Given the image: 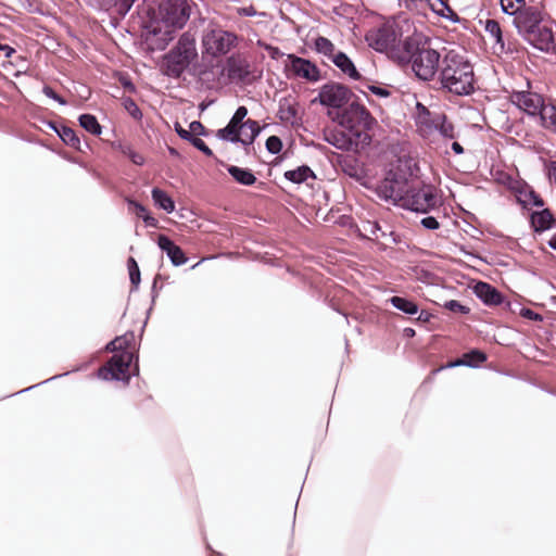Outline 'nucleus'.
<instances>
[{
	"instance_id": "obj_1",
	"label": "nucleus",
	"mask_w": 556,
	"mask_h": 556,
	"mask_svg": "<svg viewBox=\"0 0 556 556\" xmlns=\"http://www.w3.org/2000/svg\"><path fill=\"white\" fill-rule=\"evenodd\" d=\"M442 56L426 36L415 31L404 39V52L397 54V64L409 65L419 80L431 81L439 75Z\"/></svg>"
},
{
	"instance_id": "obj_2",
	"label": "nucleus",
	"mask_w": 556,
	"mask_h": 556,
	"mask_svg": "<svg viewBox=\"0 0 556 556\" xmlns=\"http://www.w3.org/2000/svg\"><path fill=\"white\" fill-rule=\"evenodd\" d=\"M438 79L443 90L455 96H468L475 91L472 65L456 49H444Z\"/></svg>"
},
{
	"instance_id": "obj_3",
	"label": "nucleus",
	"mask_w": 556,
	"mask_h": 556,
	"mask_svg": "<svg viewBox=\"0 0 556 556\" xmlns=\"http://www.w3.org/2000/svg\"><path fill=\"white\" fill-rule=\"evenodd\" d=\"M197 59L195 37L190 31H186L163 56L162 72L169 78L178 79Z\"/></svg>"
},
{
	"instance_id": "obj_4",
	"label": "nucleus",
	"mask_w": 556,
	"mask_h": 556,
	"mask_svg": "<svg viewBox=\"0 0 556 556\" xmlns=\"http://www.w3.org/2000/svg\"><path fill=\"white\" fill-rule=\"evenodd\" d=\"M333 121H337L341 128L354 132V138H361L363 146H368L371 137L368 131L376 125V119L365 105L352 100L342 111L337 112Z\"/></svg>"
},
{
	"instance_id": "obj_5",
	"label": "nucleus",
	"mask_w": 556,
	"mask_h": 556,
	"mask_svg": "<svg viewBox=\"0 0 556 556\" xmlns=\"http://www.w3.org/2000/svg\"><path fill=\"white\" fill-rule=\"evenodd\" d=\"M402 28L395 22H387L369 29L365 35L367 45L377 52L386 53L389 59L397 63V54L404 52Z\"/></svg>"
},
{
	"instance_id": "obj_6",
	"label": "nucleus",
	"mask_w": 556,
	"mask_h": 556,
	"mask_svg": "<svg viewBox=\"0 0 556 556\" xmlns=\"http://www.w3.org/2000/svg\"><path fill=\"white\" fill-rule=\"evenodd\" d=\"M412 185L406 172L401 168L389 169L384 178L378 184L376 192L378 197L393 203H401Z\"/></svg>"
},
{
	"instance_id": "obj_7",
	"label": "nucleus",
	"mask_w": 556,
	"mask_h": 556,
	"mask_svg": "<svg viewBox=\"0 0 556 556\" xmlns=\"http://www.w3.org/2000/svg\"><path fill=\"white\" fill-rule=\"evenodd\" d=\"M188 0H162L157 8L156 20L166 27L182 28L191 15Z\"/></svg>"
},
{
	"instance_id": "obj_8",
	"label": "nucleus",
	"mask_w": 556,
	"mask_h": 556,
	"mask_svg": "<svg viewBox=\"0 0 556 556\" xmlns=\"http://www.w3.org/2000/svg\"><path fill=\"white\" fill-rule=\"evenodd\" d=\"M238 37L222 28L207 29L202 37L203 52L216 58L227 54L237 43Z\"/></svg>"
},
{
	"instance_id": "obj_9",
	"label": "nucleus",
	"mask_w": 556,
	"mask_h": 556,
	"mask_svg": "<svg viewBox=\"0 0 556 556\" xmlns=\"http://www.w3.org/2000/svg\"><path fill=\"white\" fill-rule=\"evenodd\" d=\"M354 93L346 86L339 83H327L319 89L318 96L313 99L312 103H319L329 109L340 110L348 105Z\"/></svg>"
},
{
	"instance_id": "obj_10",
	"label": "nucleus",
	"mask_w": 556,
	"mask_h": 556,
	"mask_svg": "<svg viewBox=\"0 0 556 556\" xmlns=\"http://www.w3.org/2000/svg\"><path fill=\"white\" fill-rule=\"evenodd\" d=\"M522 39L541 52H556V31H554L552 22L547 17L542 18V22L533 26Z\"/></svg>"
},
{
	"instance_id": "obj_11",
	"label": "nucleus",
	"mask_w": 556,
	"mask_h": 556,
	"mask_svg": "<svg viewBox=\"0 0 556 556\" xmlns=\"http://www.w3.org/2000/svg\"><path fill=\"white\" fill-rule=\"evenodd\" d=\"M401 204L407 210L427 213L437 206V197L431 186L415 187L412 184Z\"/></svg>"
},
{
	"instance_id": "obj_12",
	"label": "nucleus",
	"mask_w": 556,
	"mask_h": 556,
	"mask_svg": "<svg viewBox=\"0 0 556 556\" xmlns=\"http://www.w3.org/2000/svg\"><path fill=\"white\" fill-rule=\"evenodd\" d=\"M137 358L131 351L115 353L106 365L99 369V377L104 380L128 381L130 378L129 368Z\"/></svg>"
},
{
	"instance_id": "obj_13",
	"label": "nucleus",
	"mask_w": 556,
	"mask_h": 556,
	"mask_svg": "<svg viewBox=\"0 0 556 556\" xmlns=\"http://www.w3.org/2000/svg\"><path fill=\"white\" fill-rule=\"evenodd\" d=\"M508 100L529 116H538L544 102L542 94L530 89L513 90L509 92Z\"/></svg>"
},
{
	"instance_id": "obj_14",
	"label": "nucleus",
	"mask_w": 556,
	"mask_h": 556,
	"mask_svg": "<svg viewBox=\"0 0 556 556\" xmlns=\"http://www.w3.org/2000/svg\"><path fill=\"white\" fill-rule=\"evenodd\" d=\"M248 115V109L245 106H239L226 127L217 131V137L220 140L230 141L232 143H239L241 140L240 132H244L245 129V116Z\"/></svg>"
},
{
	"instance_id": "obj_15",
	"label": "nucleus",
	"mask_w": 556,
	"mask_h": 556,
	"mask_svg": "<svg viewBox=\"0 0 556 556\" xmlns=\"http://www.w3.org/2000/svg\"><path fill=\"white\" fill-rule=\"evenodd\" d=\"M288 59L290 60L288 68L292 71L296 77L311 83H316L320 79V70L312 61L295 54H288Z\"/></svg>"
},
{
	"instance_id": "obj_16",
	"label": "nucleus",
	"mask_w": 556,
	"mask_h": 556,
	"mask_svg": "<svg viewBox=\"0 0 556 556\" xmlns=\"http://www.w3.org/2000/svg\"><path fill=\"white\" fill-rule=\"evenodd\" d=\"M354 132L344 128L334 129L326 134V141L339 150L351 151L364 147L361 138H354Z\"/></svg>"
},
{
	"instance_id": "obj_17",
	"label": "nucleus",
	"mask_w": 556,
	"mask_h": 556,
	"mask_svg": "<svg viewBox=\"0 0 556 556\" xmlns=\"http://www.w3.org/2000/svg\"><path fill=\"white\" fill-rule=\"evenodd\" d=\"M547 15L542 8L539 5H531L529 9L523 10V15L520 20L516 22H511L513 26L516 28L517 34L522 38L528 34L533 26H536L542 18H545Z\"/></svg>"
},
{
	"instance_id": "obj_18",
	"label": "nucleus",
	"mask_w": 556,
	"mask_h": 556,
	"mask_svg": "<svg viewBox=\"0 0 556 556\" xmlns=\"http://www.w3.org/2000/svg\"><path fill=\"white\" fill-rule=\"evenodd\" d=\"M157 245L162 252L166 253L174 266H181L188 262V257L181 248L166 235H160L157 237Z\"/></svg>"
},
{
	"instance_id": "obj_19",
	"label": "nucleus",
	"mask_w": 556,
	"mask_h": 556,
	"mask_svg": "<svg viewBox=\"0 0 556 556\" xmlns=\"http://www.w3.org/2000/svg\"><path fill=\"white\" fill-rule=\"evenodd\" d=\"M475 295L488 306H497L503 303V294L492 285L478 281L473 288Z\"/></svg>"
},
{
	"instance_id": "obj_20",
	"label": "nucleus",
	"mask_w": 556,
	"mask_h": 556,
	"mask_svg": "<svg viewBox=\"0 0 556 556\" xmlns=\"http://www.w3.org/2000/svg\"><path fill=\"white\" fill-rule=\"evenodd\" d=\"M250 75L249 63L240 58H229L227 60V76L231 81H244Z\"/></svg>"
},
{
	"instance_id": "obj_21",
	"label": "nucleus",
	"mask_w": 556,
	"mask_h": 556,
	"mask_svg": "<svg viewBox=\"0 0 556 556\" xmlns=\"http://www.w3.org/2000/svg\"><path fill=\"white\" fill-rule=\"evenodd\" d=\"M530 222L535 232H543L552 227L555 219L548 208H543L533 212L530 216Z\"/></svg>"
},
{
	"instance_id": "obj_22",
	"label": "nucleus",
	"mask_w": 556,
	"mask_h": 556,
	"mask_svg": "<svg viewBox=\"0 0 556 556\" xmlns=\"http://www.w3.org/2000/svg\"><path fill=\"white\" fill-rule=\"evenodd\" d=\"M333 64L341 70L342 73L348 75L351 79L358 80L361 74L355 67L353 61L342 51H338L332 60Z\"/></svg>"
},
{
	"instance_id": "obj_23",
	"label": "nucleus",
	"mask_w": 556,
	"mask_h": 556,
	"mask_svg": "<svg viewBox=\"0 0 556 556\" xmlns=\"http://www.w3.org/2000/svg\"><path fill=\"white\" fill-rule=\"evenodd\" d=\"M486 361V355L484 352L473 349L467 353H464L463 356L452 363L448 364V367H456V366H466L476 368L481 363Z\"/></svg>"
},
{
	"instance_id": "obj_24",
	"label": "nucleus",
	"mask_w": 556,
	"mask_h": 556,
	"mask_svg": "<svg viewBox=\"0 0 556 556\" xmlns=\"http://www.w3.org/2000/svg\"><path fill=\"white\" fill-rule=\"evenodd\" d=\"M49 127L54 130L58 136L60 137V139L67 146L74 148V149H79V146H80V140L79 138L77 137L76 132L74 131V129H72L71 127L68 126H65V125H61V126H58L55 123L53 122H49L48 123Z\"/></svg>"
},
{
	"instance_id": "obj_25",
	"label": "nucleus",
	"mask_w": 556,
	"mask_h": 556,
	"mask_svg": "<svg viewBox=\"0 0 556 556\" xmlns=\"http://www.w3.org/2000/svg\"><path fill=\"white\" fill-rule=\"evenodd\" d=\"M227 172L238 184L242 186H252L256 181V177L251 169L229 165L227 167Z\"/></svg>"
},
{
	"instance_id": "obj_26",
	"label": "nucleus",
	"mask_w": 556,
	"mask_h": 556,
	"mask_svg": "<svg viewBox=\"0 0 556 556\" xmlns=\"http://www.w3.org/2000/svg\"><path fill=\"white\" fill-rule=\"evenodd\" d=\"M541 119V125L553 132L556 134V106L553 104H545L543 102L542 109L538 114Z\"/></svg>"
},
{
	"instance_id": "obj_27",
	"label": "nucleus",
	"mask_w": 556,
	"mask_h": 556,
	"mask_svg": "<svg viewBox=\"0 0 556 556\" xmlns=\"http://www.w3.org/2000/svg\"><path fill=\"white\" fill-rule=\"evenodd\" d=\"M285 178L293 184H302L308 178H315V174L307 165H301L295 169L287 170Z\"/></svg>"
},
{
	"instance_id": "obj_28",
	"label": "nucleus",
	"mask_w": 556,
	"mask_h": 556,
	"mask_svg": "<svg viewBox=\"0 0 556 556\" xmlns=\"http://www.w3.org/2000/svg\"><path fill=\"white\" fill-rule=\"evenodd\" d=\"M152 200L154 204L164 210L167 213H172L175 210L174 200L162 189L153 188L151 191Z\"/></svg>"
},
{
	"instance_id": "obj_29",
	"label": "nucleus",
	"mask_w": 556,
	"mask_h": 556,
	"mask_svg": "<svg viewBox=\"0 0 556 556\" xmlns=\"http://www.w3.org/2000/svg\"><path fill=\"white\" fill-rule=\"evenodd\" d=\"M484 30L490 35L491 38L494 39L495 45L500 47V50L510 51V49H505V41L503 38V31L500 26V23L495 20H486L484 25Z\"/></svg>"
},
{
	"instance_id": "obj_30",
	"label": "nucleus",
	"mask_w": 556,
	"mask_h": 556,
	"mask_svg": "<svg viewBox=\"0 0 556 556\" xmlns=\"http://www.w3.org/2000/svg\"><path fill=\"white\" fill-rule=\"evenodd\" d=\"M364 229H365V231L369 232L371 236H374L376 238H378L380 236L382 238H390L392 243H397L399 242L397 236L393 231H391V230H389L387 228L384 229L376 220H374V222L368 220L364 225Z\"/></svg>"
},
{
	"instance_id": "obj_31",
	"label": "nucleus",
	"mask_w": 556,
	"mask_h": 556,
	"mask_svg": "<svg viewBox=\"0 0 556 556\" xmlns=\"http://www.w3.org/2000/svg\"><path fill=\"white\" fill-rule=\"evenodd\" d=\"M134 338H135L134 332H128L121 337H116L114 340L110 341L106 344L105 350L108 352H117V353H121L124 351H129L128 348L131 344V342L134 341Z\"/></svg>"
},
{
	"instance_id": "obj_32",
	"label": "nucleus",
	"mask_w": 556,
	"mask_h": 556,
	"mask_svg": "<svg viewBox=\"0 0 556 556\" xmlns=\"http://www.w3.org/2000/svg\"><path fill=\"white\" fill-rule=\"evenodd\" d=\"M389 302L391 303V305L393 307H395L396 309H399L407 315H415L419 311L418 305L414 301L408 300L403 296H397V295L392 296L389 300Z\"/></svg>"
},
{
	"instance_id": "obj_33",
	"label": "nucleus",
	"mask_w": 556,
	"mask_h": 556,
	"mask_svg": "<svg viewBox=\"0 0 556 556\" xmlns=\"http://www.w3.org/2000/svg\"><path fill=\"white\" fill-rule=\"evenodd\" d=\"M79 125L88 132L100 136L102 132V126L99 124L97 117L92 114L85 113L78 118Z\"/></svg>"
},
{
	"instance_id": "obj_34",
	"label": "nucleus",
	"mask_w": 556,
	"mask_h": 556,
	"mask_svg": "<svg viewBox=\"0 0 556 556\" xmlns=\"http://www.w3.org/2000/svg\"><path fill=\"white\" fill-rule=\"evenodd\" d=\"M314 49L316 52L327 56L329 60H332L336 52L334 45L326 37L319 36L314 41Z\"/></svg>"
},
{
	"instance_id": "obj_35",
	"label": "nucleus",
	"mask_w": 556,
	"mask_h": 556,
	"mask_svg": "<svg viewBox=\"0 0 556 556\" xmlns=\"http://www.w3.org/2000/svg\"><path fill=\"white\" fill-rule=\"evenodd\" d=\"M518 200L525 207H528V206L542 207L544 205L543 199L532 189L520 191Z\"/></svg>"
},
{
	"instance_id": "obj_36",
	"label": "nucleus",
	"mask_w": 556,
	"mask_h": 556,
	"mask_svg": "<svg viewBox=\"0 0 556 556\" xmlns=\"http://www.w3.org/2000/svg\"><path fill=\"white\" fill-rule=\"evenodd\" d=\"M440 123L435 124L440 135L446 139H454L456 137L454 125L447 121L445 115L439 117Z\"/></svg>"
},
{
	"instance_id": "obj_37",
	"label": "nucleus",
	"mask_w": 556,
	"mask_h": 556,
	"mask_svg": "<svg viewBox=\"0 0 556 556\" xmlns=\"http://www.w3.org/2000/svg\"><path fill=\"white\" fill-rule=\"evenodd\" d=\"M245 128H248L250 130V136L248 138L241 137L242 141H239V143H242L244 146H250L254 142L256 137L260 135L261 127L256 121L249 118L245 121Z\"/></svg>"
},
{
	"instance_id": "obj_38",
	"label": "nucleus",
	"mask_w": 556,
	"mask_h": 556,
	"mask_svg": "<svg viewBox=\"0 0 556 556\" xmlns=\"http://www.w3.org/2000/svg\"><path fill=\"white\" fill-rule=\"evenodd\" d=\"M127 267H128L129 279H130L131 285L135 288H138L140 280H141L140 279V269H139V266L134 257H129L127 260Z\"/></svg>"
},
{
	"instance_id": "obj_39",
	"label": "nucleus",
	"mask_w": 556,
	"mask_h": 556,
	"mask_svg": "<svg viewBox=\"0 0 556 556\" xmlns=\"http://www.w3.org/2000/svg\"><path fill=\"white\" fill-rule=\"evenodd\" d=\"M296 114H298V111L293 105H291L287 102L286 103L280 102L278 115L282 122H290L291 119H293L296 116Z\"/></svg>"
},
{
	"instance_id": "obj_40",
	"label": "nucleus",
	"mask_w": 556,
	"mask_h": 556,
	"mask_svg": "<svg viewBox=\"0 0 556 556\" xmlns=\"http://www.w3.org/2000/svg\"><path fill=\"white\" fill-rule=\"evenodd\" d=\"M121 152L127 156L135 165L142 166L146 162L144 156L136 152L130 146H122Z\"/></svg>"
},
{
	"instance_id": "obj_41",
	"label": "nucleus",
	"mask_w": 556,
	"mask_h": 556,
	"mask_svg": "<svg viewBox=\"0 0 556 556\" xmlns=\"http://www.w3.org/2000/svg\"><path fill=\"white\" fill-rule=\"evenodd\" d=\"M128 203H129V205L134 206L137 215L142 217V219L147 226L154 227L156 225V219L154 217H152L150 215H144L147 210L142 204H140L136 201H132V200H129Z\"/></svg>"
},
{
	"instance_id": "obj_42",
	"label": "nucleus",
	"mask_w": 556,
	"mask_h": 556,
	"mask_svg": "<svg viewBox=\"0 0 556 556\" xmlns=\"http://www.w3.org/2000/svg\"><path fill=\"white\" fill-rule=\"evenodd\" d=\"M123 105L132 118H135L136 121H140L142 118L141 110L131 98H125L123 100Z\"/></svg>"
},
{
	"instance_id": "obj_43",
	"label": "nucleus",
	"mask_w": 556,
	"mask_h": 556,
	"mask_svg": "<svg viewBox=\"0 0 556 556\" xmlns=\"http://www.w3.org/2000/svg\"><path fill=\"white\" fill-rule=\"evenodd\" d=\"M525 1L526 0H500V5L502 12L505 15H508L511 12H515L516 9L522 8V5H525Z\"/></svg>"
},
{
	"instance_id": "obj_44",
	"label": "nucleus",
	"mask_w": 556,
	"mask_h": 556,
	"mask_svg": "<svg viewBox=\"0 0 556 556\" xmlns=\"http://www.w3.org/2000/svg\"><path fill=\"white\" fill-rule=\"evenodd\" d=\"M416 121L424 125H428L430 122V111L420 102L416 103Z\"/></svg>"
},
{
	"instance_id": "obj_45",
	"label": "nucleus",
	"mask_w": 556,
	"mask_h": 556,
	"mask_svg": "<svg viewBox=\"0 0 556 556\" xmlns=\"http://www.w3.org/2000/svg\"><path fill=\"white\" fill-rule=\"evenodd\" d=\"M266 149L271 154H278L282 149V141L277 136H269L266 140Z\"/></svg>"
},
{
	"instance_id": "obj_46",
	"label": "nucleus",
	"mask_w": 556,
	"mask_h": 556,
	"mask_svg": "<svg viewBox=\"0 0 556 556\" xmlns=\"http://www.w3.org/2000/svg\"><path fill=\"white\" fill-rule=\"evenodd\" d=\"M444 307L451 312H457V313H462V314L469 313V308L467 306L460 304L456 300H450V301L445 302Z\"/></svg>"
},
{
	"instance_id": "obj_47",
	"label": "nucleus",
	"mask_w": 556,
	"mask_h": 556,
	"mask_svg": "<svg viewBox=\"0 0 556 556\" xmlns=\"http://www.w3.org/2000/svg\"><path fill=\"white\" fill-rule=\"evenodd\" d=\"M42 92L46 97L56 101L59 104L61 105H65L67 102L64 98H62L61 96H59L55 90L48 86V85H45L43 88H42Z\"/></svg>"
},
{
	"instance_id": "obj_48",
	"label": "nucleus",
	"mask_w": 556,
	"mask_h": 556,
	"mask_svg": "<svg viewBox=\"0 0 556 556\" xmlns=\"http://www.w3.org/2000/svg\"><path fill=\"white\" fill-rule=\"evenodd\" d=\"M190 143L197 148L198 150H200L201 152H203L206 156H213V151L207 147V144L200 138L198 137H194Z\"/></svg>"
},
{
	"instance_id": "obj_49",
	"label": "nucleus",
	"mask_w": 556,
	"mask_h": 556,
	"mask_svg": "<svg viewBox=\"0 0 556 556\" xmlns=\"http://www.w3.org/2000/svg\"><path fill=\"white\" fill-rule=\"evenodd\" d=\"M420 225L428 230H437L440 227V223L433 216H426L421 218Z\"/></svg>"
},
{
	"instance_id": "obj_50",
	"label": "nucleus",
	"mask_w": 556,
	"mask_h": 556,
	"mask_svg": "<svg viewBox=\"0 0 556 556\" xmlns=\"http://www.w3.org/2000/svg\"><path fill=\"white\" fill-rule=\"evenodd\" d=\"M189 131H191V136H205V127L199 121H193L189 125Z\"/></svg>"
},
{
	"instance_id": "obj_51",
	"label": "nucleus",
	"mask_w": 556,
	"mask_h": 556,
	"mask_svg": "<svg viewBox=\"0 0 556 556\" xmlns=\"http://www.w3.org/2000/svg\"><path fill=\"white\" fill-rule=\"evenodd\" d=\"M264 47V49L267 51L268 55L273 59V60H279L281 56L285 55V53L278 48V47H274L271 45H262Z\"/></svg>"
},
{
	"instance_id": "obj_52",
	"label": "nucleus",
	"mask_w": 556,
	"mask_h": 556,
	"mask_svg": "<svg viewBox=\"0 0 556 556\" xmlns=\"http://www.w3.org/2000/svg\"><path fill=\"white\" fill-rule=\"evenodd\" d=\"M175 131L181 139L187 140L189 142L194 138L193 136H191V131H189V129L182 128L179 123L175 124Z\"/></svg>"
},
{
	"instance_id": "obj_53",
	"label": "nucleus",
	"mask_w": 556,
	"mask_h": 556,
	"mask_svg": "<svg viewBox=\"0 0 556 556\" xmlns=\"http://www.w3.org/2000/svg\"><path fill=\"white\" fill-rule=\"evenodd\" d=\"M368 89L376 96L380 97V98H387L390 96V91L386 88H382V87H379V86H374V85H370L368 86Z\"/></svg>"
},
{
	"instance_id": "obj_54",
	"label": "nucleus",
	"mask_w": 556,
	"mask_h": 556,
	"mask_svg": "<svg viewBox=\"0 0 556 556\" xmlns=\"http://www.w3.org/2000/svg\"><path fill=\"white\" fill-rule=\"evenodd\" d=\"M88 3L99 10L108 9L111 4V0H87Z\"/></svg>"
},
{
	"instance_id": "obj_55",
	"label": "nucleus",
	"mask_w": 556,
	"mask_h": 556,
	"mask_svg": "<svg viewBox=\"0 0 556 556\" xmlns=\"http://www.w3.org/2000/svg\"><path fill=\"white\" fill-rule=\"evenodd\" d=\"M529 7H531V4H528L527 1H525V5H522V8L516 9L515 12H511L510 14H508V16L513 17L511 22H516V21L520 20L521 16L523 15V10L529 9Z\"/></svg>"
},
{
	"instance_id": "obj_56",
	"label": "nucleus",
	"mask_w": 556,
	"mask_h": 556,
	"mask_svg": "<svg viewBox=\"0 0 556 556\" xmlns=\"http://www.w3.org/2000/svg\"><path fill=\"white\" fill-rule=\"evenodd\" d=\"M135 0H123L119 3L118 12L122 14L128 13V11L131 9Z\"/></svg>"
},
{
	"instance_id": "obj_57",
	"label": "nucleus",
	"mask_w": 556,
	"mask_h": 556,
	"mask_svg": "<svg viewBox=\"0 0 556 556\" xmlns=\"http://www.w3.org/2000/svg\"><path fill=\"white\" fill-rule=\"evenodd\" d=\"M522 316L528 318V319H531V320H542V317L541 315H539L538 313L533 312L532 309H529V308H525L522 309Z\"/></svg>"
},
{
	"instance_id": "obj_58",
	"label": "nucleus",
	"mask_w": 556,
	"mask_h": 556,
	"mask_svg": "<svg viewBox=\"0 0 556 556\" xmlns=\"http://www.w3.org/2000/svg\"><path fill=\"white\" fill-rule=\"evenodd\" d=\"M239 14L242 16H255L257 14L253 5L244 7L239 10Z\"/></svg>"
},
{
	"instance_id": "obj_59",
	"label": "nucleus",
	"mask_w": 556,
	"mask_h": 556,
	"mask_svg": "<svg viewBox=\"0 0 556 556\" xmlns=\"http://www.w3.org/2000/svg\"><path fill=\"white\" fill-rule=\"evenodd\" d=\"M438 2V4L441 7V9H435L434 5H432V10L441 15V16H444L443 14V9L447 10V11H451L450 8L447 7V4L445 3L444 0H435Z\"/></svg>"
},
{
	"instance_id": "obj_60",
	"label": "nucleus",
	"mask_w": 556,
	"mask_h": 556,
	"mask_svg": "<svg viewBox=\"0 0 556 556\" xmlns=\"http://www.w3.org/2000/svg\"><path fill=\"white\" fill-rule=\"evenodd\" d=\"M548 178L556 185V162H551L548 166Z\"/></svg>"
},
{
	"instance_id": "obj_61",
	"label": "nucleus",
	"mask_w": 556,
	"mask_h": 556,
	"mask_svg": "<svg viewBox=\"0 0 556 556\" xmlns=\"http://www.w3.org/2000/svg\"><path fill=\"white\" fill-rule=\"evenodd\" d=\"M452 150H453L456 154H462V153H464V148H463V146H462L459 142H457V141H454V142L452 143Z\"/></svg>"
},
{
	"instance_id": "obj_62",
	"label": "nucleus",
	"mask_w": 556,
	"mask_h": 556,
	"mask_svg": "<svg viewBox=\"0 0 556 556\" xmlns=\"http://www.w3.org/2000/svg\"><path fill=\"white\" fill-rule=\"evenodd\" d=\"M1 50H8V54H13L15 52V50L12 47L0 42V51Z\"/></svg>"
},
{
	"instance_id": "obj_63",
	"label": "nucleus",
	"mask_w": 556,
	"mask_h": 556,
	"mask_svg": "<svg viewBox=\"0 0 556 556\" xmlns=\"http://www.w3.org/2000/svg\"><path fill=\"white\" fill-rule=\"evenodd\" d=\"M415 330L413 328H405L404 336L407 338H413L415 336Z\"/></svg>"
},
{
	"instance_id": "obj_64",
	"label": "nucleus",
	"mask_w": 556,
	"mask_h": 556,
	"mask_svg": "<svg viewBox=\"0 0 556 556\" xmlns=\"http://www.w3.org/2000/svg\"><path fill=\"white\" fill-rule=\"evenodd\" d=\"M548 245L549 248L556 251V233H554L552 238L548 240Z\"/></svg>"
}]
</instances>
